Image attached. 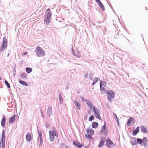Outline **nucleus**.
Segmentation results:
<instances>
[{
    "instance_id": "nucleus-1",
    "label": "nucleus",
    "mask_w": 148,
    "mask_h": 148,
    "mask_svg": "<svg viewBox=\"0 0 148 148\" xmlns=\"http://www.w3.org/2000/svg\"><path fill=\"white\" fill-rule=\"evenodd\" d=\"M49 140L51 142H53L54 140L55 136L58 138V133L56 129L54 127L53 130H49Z\"/></svg>"
},
{
    "instance_id": "nucleus-2",
    "label": "nucleus",
    "mask_w": 148,
    "mask_h": 148,
    "mask_svg": "<svg viewBox=\"0 0 148 148\" xmlns=\"http://www.w3.org/2000/svg\"><path fill=\"white\" fill-rule=\"evenodd\" d=\"M35 52L36 55L38 57H43L45 54V52L42 49L39 47L36 48Z\"/></svg>"
},
{
    "instance_id": "nucleus-3",
    "label": "nucleus",
    "mask_w": 148,
    "mask_h": 148,
    "mask_svg": "<svg viewBox=\"0 0 148 148\" xmlns=\"http://www.w3.org/2000/svg\"><path fill=\"white\" fill-rule=\"evenodd\" d=\"M106 92L107 94V96L108 100L110 102H111L112 99L114 97L115 93L113 91L110 90H108Z\"/></svg>"
},
{
    "instance_id": "nucleus-4",
    "label": "nucleus",
    "mask_w": 148,
    "mask_h": 148,
    "mask_svg": "<svg viewBox=\"0 0 148 148\" xmlns=\"http://www.w3.org/2000/svg\"><path fill=\"white\" fill-rule=\"evenodd\" d=\"M93 111L95 114V116L96 117L99 119L101 120V118L100 116V112L99 109L97 107H95V106L93 107Z\"/></svg>"
},
{
    "instance_id": "nucleus-5",
    "label": "nucleus",
    "mask_w": 148,
    "mask_h": 148,
    "mask_svg": "<svg viewBox=\"0 0 148 148\" xmlns=\"http://www.w3.org/2000/svg\"><path fill=\"white\" fill-rule=\"evenodd\" d=\"M107 127L106 125V123L105 122L104 123V125L101 127V130L100 132V134L101 135L103 134H104L106 136L107 134H108V132L107 130Z\"/></svg>"
},
{
    "instance_id": "nucleus-6",
    "label": "nucleus",
    "mask_w": 148,
    "mask_h": 148,
    "mask_svg": "<svg viewBox=\"0 0 148 148\" xmlns=\"http://www.w3.org/2000/svg\"><path fill=\"white\" fill-rule=\"evenodd\" d=\"M114 143L110 140L109 138H108L106 141V146L108 148H114Z\"/></svg>"
},
{
    "instance_id": "nucleus-7",
    "label": "nucleus",
    "mask_w": 148,
    "mask_h": 148,
    "mask_svg": "<svg viewBox=\"0 0 148 148\" xmlns=\"http://www.w3.org/2000/svg\"><path fill=\"white\" fill-rule=\"evenodd\" d=\"M38 139L40 141V145H41L43 143V138L42 137V133L41 131H39L38 129Z\"/></svg>"
},
{
    "instance_id": "nucleus-8",
    "label": "nucleus",
    "mask_w": 148,
    "mask_h": 148,
    "mask_svg": "<svg viewBox=\"0 0 148 148\" xmlns=\"http://www.w3.org/2000/svg\"><path fill=\"white\" fill-rule=\"evenodd\" d=\"M106 138L105 137H101L100 142V143L98 145L99 148H101L103 146L104 143L106 141Z\"/></svg>"
},
{
    "instance_id": "nucleus-9",
    "label": "nucleus",
    "mask_w": 148,
    "mask_h": 148,
    "mask_svg": "<svg viewBox=\"0 0 148 148\" xmlns=\"http://www.w3.org/2000/svg\"><path fill=\"white\" fill-rule=\"evenodd\" d=\"M47 114L49 118L52 115V107L51 106H49L47 110Z\"/></svg>"
},
{
    "instance_id": "nucleus-10",
    "label": "nucleus",
    "mask_w": 148,
    "mask_h": 148,
    "mask_svg": "<svg viewBox=\"0 0 148 148\" xmlns=\"http://www.w3.org/2000/svg\"><path fill=\"white\" fill-rule=\"evenodd\" d=\"M142 142L145 148H147V145L148 143V138L146 137H144L142 139Z\"/></svg>"
},
{
    "instance_id": "nucleus-11",
    "label": "nucleus",
    "mask_w": 148,
    "mask_h": 148,
    "mask_svg": "<svg viewBox=\"0 0 148 148\" xmlns=\"http://www.w3.org/2000/svg\"><path fill=\"white\" fill-rule=\"evenodd\" d=\"M85 101L86 102L88 106L90 108V109H92L93 106L92 102L89 100L87 99L85 100Z\"/></svg>"
},
{
    "instance_id": "nucleus-12",
    "label": "nucleus",
    "mask_w": 148,
    "mask_h": 148,
    "mask_svg": "<svg viewBox=\"0 0 148 148\" xmlns=\"http://www.w3.org/2000/svg\"><path fill=\"white\" fill-rule=\"evenodd\" d=\"M7 45V40L5 37H4L3 40L2 45H1V46H2L3 48H6Z\"/></svg>"
},
{
    "instance_id": "nucleus-13",
    "label": "nucleus",
    "mask_w": 148,
    "mask_h": 148,
    "mask_svg": "<svg viewBox=\"0 0 148 148\" xmlns=\"http://www.w3.org/2000/svg\"><path fill=\"white\" fill-rule=\"evenodd\" d=\"M17 116L16 114H14L12 116L10 119L9 121V123H12L15 121V118Z\"/></svg>"
},
{
    "instance_id": "nucleus-14",
    "label": "nucleus",
    "mask_w": 148,
    "mask_h": 148,
    "mask_svg": "<svg viewBox=\"0 0 148 148\" xmlns=\"http://www.w3.org/2000/svg\"><path fill=\"white\" fill-rule=\"evenodd\" d=\"M74 105L78 109H80L81 105L79 102H78L76 100H74Z\"/></svg>"
},
{
    "instance_id": "nucleus-15",
    "label": "nucleus",
    "mask_w": 148,
    "mask_h": 148,
    "mask_svg": "<svg viewBox=\"0 0 148 148\" xmlns=\"http://www.w3.org/2000/svg\"><path fill=\"white\" fill-rule=\"evenodd\" d=\"M45 14L47 17L51 18L52 13L50 9L48 8L47 10L46 11Z\"/></svg>"
},
{
    "instance_id": "nucleus-16",
    "label": "nucleus",
    "mask_w": 148,
    "mask_h": 148,
    "mask_svg": "<svg viewBox=\"0 0 148 148\" xmlns=\"http://www.w3.org/2000/svg\"><path fill=\"white\" fill-rule=\"evenodd\" d=\"M5 131L4 129H3L2 130L1 135V142H5Z\"/></svg>"
},
{
    "instance_id": "nucleus-17",
    "label": "nucleus",
    "mask_w": 148,
    "mask_h": 148,
    "mask_svg": "<svg viewBox=\"0 0 148 148\" xmlns=\"http://www.w3.org/2000/svg\"><path fill=\"white\" fill-rule=\"evenodd\" d=\"M5 116L3 115V117L1 121V125L3 127H4L5 126Z\"/></svg>"
},
{
    "instance_id": "nucleus-18",
    "label": "nucleus",
    "mask_w": 148,
    "mask_h": 148,
    "mask_svg": "<svg viewBox=\"0 0 148 148\" xmlns=\"http://www.w3.org/2000/svg\"><path fill=\"white\" fill-rule=\"evenodd\" d=\"M140 129V127L138 126L135 130H134L133 131L132 135L133 136H135L139 132Z\"/></svg>"
},
{
    "instance_id": "nucleus-19",
    "label": "nucleus",
    "mask_w": 148,
    "mask_h": 148,
    "mask_svg": "<svg viewBox=\"0 0 148 148\" xmlns=\"http://www.w3.org/2000/svg\"><path fill=\"white\" fill-rule=\"evenodd\" d=\"M73 144L77 147L78 148H82V145L80 143H79L78 141H74L73 142Z\"/></svg>"
},
{
    "instance_id": "nucleus-20",
    "label": "nucleus",
    "mask_w": 148,
    "mask_h": 148,
    "mask_svg": "<svg viewBox=\"0 0 148 148\" xmlns=\"http://www.w3.org/2000/svg\"><path fill=\"white\" fill-rule=\"evenodd\" d=\"M141 131L143 133H147L148 132L146 130L145 127L143 125L140 127Z\"/></svg>"
},
{
    "instance_id": "nucleus-21",
    "label": "nucleus",
    "mask_w": 148,
    "mask_h": 148,
    "mask_svg": "<svg viewBox=\"0 0 148 148\" xmlns=\"http://www.w3.org/2000/svg\"><path fill=\"white\" fill-rule=\"evenodd\" d=\"M99 125L98 123L96 122H93L92 124V128L96 129L97 128Z\"/></svg>"
},
{
    "instance_id": "nucleus-22",
    "label": "nucleus",
    "mask_w": 148,
    "mask_h": 148,
    "mask_svg": "<svg viewBox=\"0 0 148 148\" xmlns=\"http://www.w3.org/2000/svg\"><path fill=\"white\" fill-rule=\"evenodd\" d=\"M134 119L133 117H130L128 120L127 122V124L128 126H129L130 125V124L133 120H134Z\"/></svg>"
},
{
    "instance_id": "nucleus-23",
    "label": "nucleus",
    "mask_w": 148,
    "mask_h": 148,
    "mask_svg": "<svg viewBox=\"0 0 148 148\" xmlns=\"http://www.w3.org/2000/svg\"><path fill=\"white\" fill-rule=\"evenodd\" d=\"M51 19V18L46 17L44 19V21L47 25H48L50 23Z\"/></svg>"
},
{
    "instance_id": "nucleus-24",
    "label": "nucleus",
    "mask_w": 148,
    "mask_h": 148,
    "mask_svg": "<svg viewBox=\"0 0 148 148\" xmlns=\"http://www.w3.org/2000/svg\"><path fill=\"white\" fill-rule=\"evenodd\" d=\"M18 82L21 84L23 86H28V85L27 82L24 81L20 80L18 81Z\"/></svg>"
},
{
    "instance_id": "nucleus-25",
    "label": "nucleus",
    "mask_w": 148,
    "mask_h": 148,
    "mask_svg": "<svg viewBox=\"0 0 148 148\" xmlns=\"http://www.w3.org/2000/svg\"><path fill=\"white\" fill-rule=\"evenodd\" d=\"M31 134L27 133L26 135V139L28 142H30L31 140Z\"/></svg>"
},
{
    "instance_id": "nucleus-26",
    "label": "nucleus",
    "mask_w": 148,
    "mask_h": 148,
    "mask_svg": "<svg viewBox=\"0 0 148 148\" xmlns=\"http://www.w3.org/2000/svg\"><path fill=\"white\" fill-rule=\"evenodd\" d=\"M89 130V131H88V134H89L91 136L93 135L94 134V132L93 130L92 129L90 128L89 129V128H88L86 130Z\"/></svg>"
},
{
    "instance_id": "nucleus-27",
    "label": "nucleus",
    "mask_w": 148,
    "mask_h": 148,
    "mask_svg": "<svg viewBox=\"0 0 148 148\" xmlns=\"http://www.w3.org/2000/svg\"><path fill=\"white\" fill-rule=\"evenodd\" d=\"M27 75L26 73H22L21 75V77L23 79L25 80V78L27 77Z\"/></svg>"
},
{
    "instance_id": "nucleus-28",
    "label": "nucleus",
    "mask_w": 148,
    "mask_h": 148,
    "mask_svg": "<svg viewBox=\"0 0 148 148\" xmlns=\"http://www.w3.org/2000/svg\"><path fill=\"white\" fill-rule=\"evenodd\" d=\"M73 56H75L77 58H79L80 57L81 55L79 53V52H76V53H74V52L73 51Z\"/></svg>"
},
{
    "instance_id": "nucleus-29",
    "label": "nucleus",
    "mask_w": 148,
    "mask_h": 148,
    "mask_svg": "<svg viewBox=\"0 0 148 148\" xmlns=\"http://www.w3.org/2000/svg\"><path fill=\"white\" fill-rule=\"evenodd\" d=\"M107 83L104 82H103L102 81H100V86H103L104 87H106V86Z\"/></svg>"
},
{
    "instance_id": "nucleus-30",
    "label": "nucleus",
    "mask_w": 148,
    "mask_h": 148,
    "mask_svg": "<svg viewBox=\"0 0 148 148\" xmlns=\"http://www.w3.org/2000/svg\"><path fill=\"white\" fill-rule=\"evenodd\" d=\"M25 70H26V72L28 73H31L32 72V68H29V67H26V68Z\"/></svg>"
},
{
    "instance_id": "nucleus-31",
    "label": "nucleus",
    "mask_w": 148,
    "mask_h": 148,
    "mask_svg": "<svg viewBox=\"0 0 148 148\" xmlns=\"http://www.w3.org/2000/svg\"><path fill=\"white\" fill-rule=\"evenodd\" d=\"M89 131V130H86V132H87V134H86L85 135V137L86 138H87L88 139H89L90 138H92V136L91 135L89 134H88V131Z\"/></svg>"
},
{
    "instance_id": "nucleus-32",
    "label": "nucleus",
    "mask_w": 148,
    "mask_h": 148,
    "mask_svg": "<svg viewBox=\"0 0 148 148\" xmlns=\"http://www.w3.org/2000/svg\"><path fill=\"white\" fill-rule=\"evenodd\" d=\"M99 6V7L101 8L103 11L105 10V9L104 8V7L103 4L101 2L100 3H99L98 4Z\"/></svg>"
},
{
    "instance_id": "nucleus-33",
    "label": "nucleus",
    "mask_w": 148,
    "mask_h": 148,
    "mask_svg": "<svg viewBox=\"0 0 148 148\" xmlns=\"http://www.w3.org/2000/svg\"><path fill=\"white\" fill-rule=\"evenodd\" d=\"M99 79H99L98 77L95 78L92 83V85L94 86L97 82Z\"/></svg>"
},
{
    "instance_id": "nucleus-34",
    "label": "nucleus",
    "mask_w": 148,
    "mask_h": 148,
    "mask_svg": "<svg viewBox=\"0 0 148 148\" xmlns=\"http://www.w3.org/2000/svg\"><path fill=\"white\" fill-rule=\"evenodd\" d=\"M136 140L138 144V143L140 145H141L143 143L142 139L139 138H137Z\"/></svg>"
},
{
    "instance_id": "nucleus-35",
    "label": "nucleus",
    "mask_w": 148,
    "mask_h": 148,
    "mask_svg": "<svg viewBox=\"0 0 148 148\" xmlns=\"http://www.w3.org/2000/svg\"><path fill=\"white\" fill-rule=\"evenodd\" d=\"M58 99L60 103L61 104L62 103V101L63 100V99L62 98V96L60 93L59 95Z\"/></svg>"
},
{
    "instance_id": "nucleus-36",
    "label": "nucleus",
    "mask_w": 148,
    "mask_h": 148,
    "mask_svg": "<svg viewBox=\"0 0 148 148\" xmlns=\"http://www.w3.org/2000/svg\"><path fill=\"white\" fill-rule=\"evenodd\" d=\"M115 35L114 36V37L116 39H117L118 38L119 31L117 30H116L115 31Z\"/></svg>"
},
{
    "instance_id": "nucleus-37",
    "label": "nucleus",
    "mask_w": 148,
    "mask_h": 148,
    "mask_svg": "<svg viewBox=\"0 0 148 148\" xmlns=\"http://www.w3.org/2000/svg\"><path fill=\"white\" fill-rule=\"evenodd\" d=\"M4 83L5 84L6 86L8 88H10V84L7 80H5L4 82Z\"/></svg>"
},
{
    "instance_id": "nucleus-38",
    "label": "nucleus",
    "mask_w": 148,
    "mask_h": 148,
    "mask_svg": "<svg viewBox=\"0 0 148 148\" xmlns=\"http://www.w3.org/2000/svg\"><path fill=\"white\" fill-rule=\"evenodd\" d=\"M66 145L64 143H61L60 145V148H66Z\"/></svg>"
},
{
    "instance_id": "nucleus-39",
    "label": "nucleus",
    "mask_w": 148,
    "mask_h": 148,
    "mask_svg": "<svg viewBox=\"0 0 148 148\" xmlns=\"http://www.w3.org/2000/svg\"><path fill=\"white\" fill-rule=\"evenodd\" d=\"M94 117L93 115H92L90 116L89 118V120L90 121H91L94 119Z\"/></svg>"
},
{
    "instance_id": "nucleus-40",
    "label": "nucleus",
    "mask_w": 148,
    "mask_h": 148,
    "mask_svg": "<svg viewBox=\"0 0 148 148\" xmlns=\"http://www.w3.org/2000/svg\"><path fill=\"white\" fill-rule=\"evenodd\" d=\"M105 87H104L102 86H100V89L101 91H102L103 90H104L105 92H106V90H105Z\"/></svg>"
},
{
    "instance_id": "nucleus-41",
    "label": "nucleus",
    "mask_w": 148,
    "mask_h": 148,
    "mask_svg": "<svg viewBox=\"0 0 148 148\" xmlns=\"http://www.w3.org/2000/svg\"><path fill=\"white\" fill-rule=\"evenodd\" d=\"M92 75V73L90 72V74L89 75V78L90 80H92L93 79Z\"/></svg>"
},
{
    "instance_id": "nucleus-42",
    "label": "nucleus",
    "mask_w": 148,
    "mask_h": 148,
    "mask_svg": "<svg viewBox=\"0 0 148 148\" xmlns=\"http://www.w3.org/2000/svg\"><path fill=\"white\" fill-rule=\"evenodd\" d=\"M138 144V143H137V142L135 140L134 142H132V144L134 145H136Z\"/></svg>"
},
{
    "instance_id": "nucleus-43",
    "label": "nucleus",
    "mask_w": 148,
    "mask_h": 148,
    "mask_svg": "<svg viewBox=\"0 0 148 148\" xmlns=\"http://www.w3.org/2000/svg\"><path fill=\"white\" fill-rule=\"evenodd\" d=\"M5 142H1L2 148H5Z\"/></svg>"
},
{
    "instance_id": "nucleus-44",
    "label": "nucleus",
    "mask_w": 148,
    "mask_h": 148,
    "mask_svg": "<svg viewBox=\"0 0 148 148\" xmlns=\"http://www.w3.org/2000/svg\"><path fill=\"white\" fill-rule=\"evenodd\" d=\"M5 49V48H2V46H1V47L0 48V52L1 51H3Z\"/></svg>"
},
{
    "instance_id": "nucleus-45",
    "label": "nucleus",
    "mask_w": 148,
    "mask_h": 148,
    "mask_svg": "<svg viewBox=\"0 0 148 148\" xmlns=\"http://www.w3.org/2000/svg\"><path fill=\"white\" fill-rule=\"evenodd\" d=\"M88 72H86V73H85L84 75V76L86 78H87L88 77Z\"/></svg>"
},
{
    "instance_id": "nucleus-46",
    "label": "nucleus",
    "mask_w": 148,
    "mask_h": 148,
    "mask_svg": "<svg viewBox=\"0 0 148 148\" xmlns=\"http://www.w3.org/2000/svg\"><path fill=\"white\" fill-rule=\"evenodd\" d=\"M16 70L15 68L14 69V72L13 73V75H14V77L16 75Z\"/></svg>"
},
{
    "instance_id": "nucleus-47",
    "label": "nucleus",
    "mask_w": 148,
    "mask_h": 148,
    "mask_svg": "<svg viewBox=\"0 0 148 148\" xmlns=\"http://www.w3.org/2000/svg\"><path fill=\"white\" fill-rule=\"evenodd\" d=\"M45 125L46 128H47L49 126V124L48 123H46Z\"/></svg>"
},
{
    "instance_id": "nucleus-48",
    "label": "nucleus",
    "mask_w": 148,
    "mask_h": 148,
    "mask_svg": "<svg viewBox=\"0 0 148 148\" xmlns=\"http://www.w3.org/2000/svg\"><path fill=\"white\" fill-rule=\"evenodd\" d=\"M95 1L98 4L101 2L100 0H95Z\"/></svg>"
},
{
    "instance_id": "nucleus-49",
    "label": "nucleus",
    "mask_w": 148,
    "mask_h": 148,
    "mask_svg": "<svg viewBox=\"0 0 148 148\" xmlns=\"http://www.w3.org/2000/svg\"><path fill=\"white\" fill-rule=\"evenodd\" d=\"M113 114H114V115H115V117L117 119H118L117 116L116 115V114L115 113H114Z\"/></svg>"
},
{
    "instance_id": "nucleus-50",
    "label": "nucleus",
    "mask_w": 148,
    "mask_h": 148,
    "mask_svg": "<svg viewBox=\"0 0 148 148\" xmlns=\"http://www.w3.org/2000/svg\"><path fill=\"white\" fill-rule=\"evenodd\" d=\"M81 99L83 101H85V100L84 98V97H81Z\"/></svg>"
},
{
    "instance_id": "nucleus-51",
    "label": "nucleus",
    "mask_w": 148,
    "mask_h": 148,
    "mask_svg": "<svg viewBox=\"0 0 148 148\" xmlns=\"http://www.w3.org/2000/svg\"><path fill=\"white\" fill-rule=\"evenodd\" d=\"M27 54V52H25L23 53V55H26Z\"/></svg>"
},
{
    "instance_id": "nucleus-52",
    "label": "nucleus",
    "mask_w": 148,
    "mask_h": 148,
    "mask_svg": "<svg viewBox=\"0 0 148 148\" xmlns=\"http://www.w3.org/2000/svg\"><path fill=\"white\" fill-rule=\"evenodd\" d=\"M117 123L118 124H119V120H118V119H117Z\"/></svg>"
},
{
    "instance_id": "nucleus-53",
    "label": "nucleus",
    "mask_w": 148,
    "mask_h": 148,
    "mask_svg": "<svg viewBox=\"0 0 148 148\" xmlns=\"http://www.w3.org/2000/svg\"><path fill=\"white\" fill-rule=\"evenodd\" d=\"M1 141H0V148H1Z\"/></svg>"
},
{
    "instance_id": "nucleus-54",
    "label": "nucleus",
    "mask_w": 148,
    "mask_h": 148,
    "mask_svg": "<svg viewBox=\"0 0 148 148\" xmlns=\"http://www.w3.org/2000/svg\"><path fill=\"white\" fill-rule=\"evenodd\" d=\"M9 55H10V53H8V55H7V56L8 57L9 56Z\"/></svg>"
},
{
    "instance_id": "nucleus-55",
    "label": "nucleus",
    "mask_w": 148,
    "mask_h": 148,
    "mask_svg": "<svg viewBox=\"0 0 148 148\" xmlns=\"http://www.w3.org/2000/svg\"><path fill=\"white\" fill-rule=\"evenodd\" d=\"M66 148H70V147L67 146L66 147Z\"/></svg>"
},
{
    "instance_id": "nucleus-56",
    "label": "nucleus",
    "mask_w": 148,
    "mask_h": 148,
    "mask_svg": "<svg viewBox=\"0 0 148 148\" xmlns=\"http://www.w3.org/2000/svg\"><path fill=\"white\" fill-rule=\"evenodd\" d=\"M2 80V78L0 77V80Z\"/></svg>"
},
{
    "instance_id": "nucleus-57",
    "label": "nucleus",
    "mask_w": 148,
    "mask_h": 148,
    "mask_svg": "<svg viewBox=\"0 0 148 148\" xmlns=\"http://www.w3.org/2000/svg\"><path fill=\"white\" fill-rule=\"evenodd\" d=\"M41 114H42V115H42V112H41Z\"/></svg>"
},
{
    "instance_id": "nucleus-58",
    "label": "nucleus",
    "mask_w": 148,
    "mask_h": 148,
    "mask_svg": "<svg viewBox=\"0 0 148 148\" xmlns=\"http://www.w3.org/2000/svg\"><path fill=\"white\" fill-rule=\"evenodd\" d=\"M113 11H114V14H116V13L113 10Z\"/></svg>"
},
{
    "instance_id": "nucleus-59",
    "label": "nucleus",
    "mask_w": 148,
    "mask_h": 148,
    "mask_svg": "<svg viewBox=\"0 0 148 148\" xmlns=\"http://www.w3.org/2000/svg\"><path fill=\"white\" fill-rule=\"evenodd\" d=\"M88 113H89V114H90V112H89Z\"/></svg>"
},
{
    "instance_id": "nucleus-60",
    "label": "nucleus",
    "mask_w": 148,
    "mask_h": 148,
    "mask_svg": "<svg viewBox=\"0 0 148 148\" xmlns=\"http://www.w3.org/2000/svg\"><path fill=\"white\" fill-rule=\"evenodd\" d=\"M146 10H147V7H146Z\"/></svg>"
},
{
    "instance_id": "nucleus-61",
    "label": "nucleus",
    "mask_w": 148,
    "mask_h": 148,
    "mask_svg": "<svg viewBox=\"0 0 148 148\" xmlns=\"http://www.w3.org/2000/svg\"><path fill=\"white\" fill-rule=\"evenodd\" d=\"M85 148H88L86 146Z\"/></svg>"
},
{
    "instance_id": "nucleus-62",
    "label": "nucleus",
    "mask_w": 148,
    "mask_h": 148,
    "mask_svg": "<svg viewBox=\"0 0 148 148\" xmlns=\"http://www.w3.org/2000/svg\"><path fill=\"white\" fill-rule=\"evenodd\" d=\"M98 23H100L99 22H98Z\"/></svg>"
}]
</instances>
